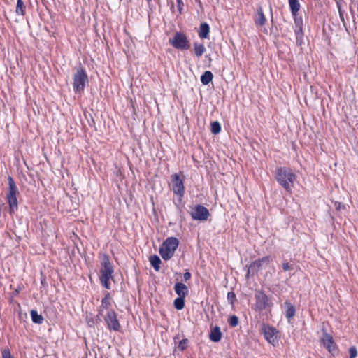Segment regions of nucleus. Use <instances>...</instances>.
I'll list each match as a JSON object with an SVG mask.
<instances>
[{
	"instance_id": "obj_3",
	"label": "nucleus",
	"mask_w": 358,
	"mask_h": 358,
	"mask_svg": "<svg viewBox=\"0 0 358 358\" xmlns=\"http://www.w3.org/2000/svg\"><path fill=\"white\" fill-rule=\"evenodd\" d=\"M113 268L107 255H104L101 262L99 280L101 285L107 289H110V280L113 278Z\"/></svg>"
},
{
	"instance_id": "obj_41",
	"label": "nucleus",
	"mask_w": 358,
	"mask_h": 358,
	"mask_svg": "<svg viewBox=\"0 0 358 358\" xmlns=\"http://www.w3.org/2000/svg\"><path fill=\"white\" fill-rule=\"evenodd\" d=\"M270 12H271V20H273V12H272V7L271 6H270Z\"/></svg>"
},
{
	"instance_id": "obj_20",
	"label": "nucleus",
	"mask_w": 358,
	"mask_h": 358,
	"mask_svg": "<svg viewBox=\"0 0 358 358\" xmlns=\"http://www.w3.org/2000/svg\"><path fill=\"white\" fill-rule=\"evenodd\" d=\"M194 52L197 58H200L206 51V48L203 43L197 42L194 43Z\"/></svg>"
},
{
	"instance_id": "obj_14",
	"label": "nucleus",
	"mask_w": 358,
	"mask_h": 358,
	"mask_svg": "<svg viewBox=\"0 0 358 358\" xmlns=\"http://www.w3.org/2000/svg\"><path fill=\"white\" fill-rule=\"evenodd\" d=\"M254 22L257 27H262L266 22V18L264 14L262 6H258L254 15Z\"/></svg>"
},
{
	"instance_id": "obj_25",
	"label": "nucleus",
	"mask_w": 358,
	"mask_h": 358,
	"mask_svg": "<svg viewBox=\"0 0 358 358\" xmlns=\"http://www.w3.org/2000/svg\"><path fill=\"white\" fill-rule=\"evenodd\" d=\"M31 317L34 323L40 324H42L43 322V316L39 315L38 312L35 310H31Z\"/></svg>"
},
{
	"instance_id": "obj_2",
	"label": "nucleus",
	"mask_w": 358,
	"mask_h": 358,
	"mask_svg": "<svg viewBox=\"0 0 358 358\" xmlns=\"http://www.w3.org/2000/svg\"><path fill=\"white\" fill-rule=\"evenodd\" d=\"M88 76L85 69L81 64L76 68V71L73 74V87L76 94H81L85 88L86 85L88 83Z\"/></svg>"
},
{
	"instance_id": "obj_8",
	"label": "nucleus",
	"mask_w": 358,
	"mask_h": 358,
	"mask_svg": "<svg viewBox=\"0 0 358 358\" xmlns=\"http://www.w3.org/2000/svg\"><path fill=\"white\" fill-rule=\"evenodd\" d=\"M320 341L322 345L332 356H336L338 355L339 350L337 345L334 342L332 336L327 331H323L322 336L320 338Z\"/></svg>"
},
{
	"instance_id": "obj_5",
	"label": "nucleus",
	"mask_w": 358,
	"mask_h": 358,
	"mask_svg": "<svg viewBox=\"0 0 358 358\" xmlns=\"http://www.w3.org/2000/svg\"><path fill=\"white\" fill-rule=\"evenodd\" d=\"M255 303L254 304V310L261 312L264 310L271 308L273 302L271 299L262 290L257 291L255 294Z\"/></svg>"
},
{
	"instance_id": "obj_22",
	"label": "nucleus",
	"mask_w": 358,
	"mask_h": 358,
	"mask_svg": "<svg viewBox=\"0 0 358 358\" xmlns=\"http://www.w3.org/2000/svg\"><path fill=\"white\" fill-rule=\"evenodd\" d=\"M288 2L292 15H295V14L298 13L301 8L299 0H288Z\"/></svg>"
},
{
	"instance_id": "obj_12",
	"label": "nucleus",
	"mask_w": 358,
	"mask_h": 358,
	"mask_svg": "<svg viewBox=\"0 0 358 358\" xmlns=\"http://www.w3.org/2000/svg\"><path fill=\"white\" fill-rule=\"evenodd\" d=\"M270 257L266 256L252 262L248 266L246 276L248 277L251 273L252 274L257 273L262 266L264 264H268L270 262Z\"/></svg>"
},
{
	"instance_id": "obj_7",
	"label": "nucleus",
	"mask_w": 358,
	"mask_h": 358,
	"mask_svg": "<svg viewBox=\"0 0 358 358\" xmlns=\"http://www.w3.org/2000/svg\"><path fill=\"white\" fill-rule=\"evenodd\" d=\"M169 43L176 49L187 50L190 48V42L185 34L178 31L174 36L169 39Z\"/></svg>"
},
{
	"instance_id": "obj_21",
	"label": "nucleus",
	"mask_w": 358,
	"mask_h": 358,
	"mask_svg": "<svg viewBox=\"0 0 358 358\" xmlns=\"http://www.w3.org/2000/svg\"><path fill=\"white\" fill-rule=\"evenodd\" d=\"M149 261L151 266L154 268V269L156 271H159L160 269V264L162 262L160 258L157 255H151L149 257Z\"/></svg>"
},
{
	"instance_id": "obj_11",
	"label": "nucleus",
	"mask_w": 358,
	"mask_h": 358,
	"mask_svg": "<svg viewBox=\"0 0 358 358\" xmlns=\"http://www.w3.org/2000/svg\"><path fill=\"white\" fill-rule=\"evenodd\" d=\"M190 214L195 220H206L210 215L208 210L199 204L192 208Z\"/></svg>"
},
{
	"instance_id": "obj_35",
	"label": "nucleus",
	"mask_w": 358,
	"mask_h": 358,
	"mask_svg": "<svg viewBox=\"0 0 358 358\" xmlns=\"http://www.w3.org/2000/svg\"><path fill=\"white\" fill-rule=\"evenodd\" d=\"M2 358H14L9 350V349H4L2 351Z\"/></svg>"
},
{
	"instance_id": "obj_32",
	"label": "nucleus",
	"mask_w": 358,
	"mask_h": 358,
	"mask_svg": "<svg viewBox=\"0 0 358 358\" xmlns=\"http://www.w3.org/2000/svg\"><path fill=\"white\" fill-rule=\"evenodd\" d=\"M188 340L187 338L182 339L178 345V348L181 350H185L187 347Z\"/></svg>"
},
{
	"instance_id": "obj_16",
	"label": "nucleus",
	"mask_w": 358,
	"mask_h": 358,
	"mask_svg": "<svg viewBox=\"0 0 358 358\" xmlns=\"http://www.w3.org/2000/svg\"><path fill=\"white\" fill-rule=\"evenodd\" d=\"M222 336V334L220 331V328L218 326H215L211 329L209 334V338L211 341L217 343L221 340Z\"/></svg>"
},
{
	"instance_id": "obj_28",
	"label": "nucleus",
	"mask_w": 358,
	"mask_h": 358,
	"mask_svg": "<svg viewBox=\"0 0 358 358\" xmlns=\"http://www.w3.org/2000/svg\"><path fill=\"white\" fill-rule=\"evenodd\" d=\"M210 131L213 134H218L221 131V125L217 121L211 123Z\"/></svg>"
},
{
	"instance_id": "obj_34",
	"label": "nucleus",
	"mask_w": 358,
	"mask_h": 358,
	"mask_svg": "<svg viewBox=\"0 0 358 358\" xmlns=\"http://www.w3.org/2000/svg\"><path fill=\"white\" fill-rule=\"evenodd\" d=\"M227 299L231 304H233L234 301L236 299V295L233 292L227 293Z\"/></svg>"
},
{
	"instance_id": "obj_27",
	"label": "nucleus",
	"mask_w": 358,
	"mask_h": 358,
	"mask_svg": "<svg viewBox=\"0 0 358 358\" xmlns=\"http://www.w3.org/2000/svg\"><path fill=\"white\" fill-rule=\"evenodd\" d=\"M16 13L18 15H24L25 14V6L22 0H17L16 6Z\"/></svg>"
},
{
	"instance_id": "obj_36",
	"label": "nucleus",
	"mask_w": 358,
	"mask_h": 358,
	"mask_svg": "<svg viewBox=\"0 0 358 358\" xmlns=\"http://www.w3.org/2000/svg\"><path fill=\"white\" fill-rule=\"evenodd\" d=\"M177 8L179 11V13L181 14L182 13L183 7H184V3L182 0H177Z\"/></svg>"
},
{
	"instance_id": "obj_38",
	"label": "nucleus",
	"mask_w": 358,
	"mask_h": 358,
	"mask_svg": "<svg viewBox=\"0 0 358 358\" xmlns=\"http://www.w3.org/2000/svg\"><path fill=\"white\" fill-rule=\"evenodd\" d=\"M335 208L337 210H340L341 208H345V205L342 203H334Z\"/></svg>"
},
{
	"instance_id": "obj_6",
	"label": "nucleus",
	"mask_w": 358,
	"mask_h": 358,
	"mask_svg": "<svg viewBox=\"0 0 358 358\" xmlns=\"http://www.w3.org/2000/svg\"><path fill=\"white\" fill-rule=\"evenodd\" d=\"M171 189L173 194L178 196L180 201L185 194L184 178L185 176L180 172V173H173L171 176Z\"/></svg>"
},
{
	"instance_id": "obj_1",
	"label": "nucleus",
	"mask_w": 358,
	"mask_h": 358,
	"mask_svg": "<svg viewBox=\"0 0 358 358\" xmlns=\"http://www.w3.org/2000/svg\"><path fill=\"white\" fill-rule=\"evenodd\" d=\"M275 179L286 191L291 192L296 176L289 168L279 167L275 169Z\"/></svg>"
},
{
	"instance_id": "obj_30",
	"label": "nucleus",
	"mask_w": 358,
	"mask_h": 358,
	"mask_svg": "<svg viewBox=\"0 0 358 358\" xmlns=\"http://www.w3.org/2000/svg\"><path fill=\"white\" fill-rule=\"evenodd\" d=\"M294 21V27H303V19L301 16H298L297 13L292 15Z\"/></svg>"
},
{
	"instance_id": "obj_4",
	"label": "nucleus",
	"mask_w": 358,
	"mask_h": 358,
	"mask_svg": "<svg viewBox=\"0 0 358 358\" xmlns=\"http://www.w3.org/2000/svg\"><path fill=\"white\" fill-rule=\"evenodd\" d=\"M179 241L175 237H169L166 238L159 248V254L163 259L169 260L173 255L178 247Z\"/></svg>"
},
{
	"instance_id": "obj_18",
	"label": "nucleus",
	"mask_w": 358,
	"mask_h": 358,
	"mask_svg": "<svg viewBox=\"0 0 358 358\" xmlns=\"http://www.w3.org/2000/svg\"><path fill=\"white\" fill-rule=\"evenodd\" d=\"M209 33H210V26L206 22H203L201 24L199 27V31L198 32V35L200 38H209Z\"/></svg>"
},
{
	"instance_id": "obj_42",
	"label": "nucleus",
	"mask_w": 358,
	"mask_h": 358,
	"mask_svg": "<svg viewBox=\"0 0 358 358\" xmlns=\"http://www.w3.org/2000/svg\"><path fill=\"white\" fill-rule=\"evenodd\" d=\"M148 1V3H150L151 0H146Z\"/></svg>"
},
{
	"instance_id": "obj_9",
	"label": "nucleus",
	"mask_w": 358,
	"mask_h": 358,
	"mask_svg": "<svg viewBox=\"0 0 358 358\" xmlns=\"http://www.w3.org/2000/svg\"><path fill=\"white\" fill-rule=\"evenodd\" d=\"M261 331L264 334V338L268 343L273 346H275L278 344V331L275 328L264 323L262 325Z\"/></svg>"
},
{
	"instance_id": "obj_23",
	"label": "nucleus",
	"mask_w": 358,
	"mask_h": 358,
	"mask_svg": "<svg viewBox=\"0 0 358 358\" xmlns=\"http://www.w3.org/2000/svg\"><path fill=\"white\" fill-rule=\"evenodd\" d=\"M213 74L210 71H205L201 76V82L203 85H207L213 80Z\"/></svg>"
},
{
	"instance_id": "obj_29",
	"label": "nucleus",
	"mask_w": 358,
	"mask_h": 358,
	"mask_svg": "<svg viewBox=\"0 0 358 358\" xmlns=\"http://www.w3.org/2000/svg\"><path fill=\"white\" fill-rule=\"evenodd\" d=\"M336 6L338 8V13H339L340 19L343 22V23L345 24V19H344L345 11L343 10V9L341 8V4L340 2V0H336Z\"/></svg>"
},
{
	"instance_id": "obj_13",
	"label": "nucleus",
	"mask_w": 358,
	"mask_h": 358,
	"mask_svg": "<svg viewBox=\"0 0 358 358\" xmlns=\"http://www.w3.org/2000/svg\"><path fill=\"white\" fill-rule=\"evenodd\" d=\"M8 191L6 194L7 201H17V194H19L18 188L11 176H8Z\"/></svg>"
},
{
	"instance_id": "obj_24",
	"label": "nucleus",
	"mask_w": 358,
	"mask_h": 358,
	"mask_svg": "<svg viewBox=\"0 0 358 358\" xmlns=\"http://www.w3.org/2000/svg\"><path fill=\"white\" fill-rule=\"evenodd\" d=\"M294 33L296 44L301 45L303 38V27H294Z\"/></svg>"
},
{
	"instance_id": "obj_31",
	"label": "nucleus",
	"mask_w": 358,
	"mask_h": 358,
	"mask_svg": "<svg viewBox=\"0 0 358 358\" xmlns=\"http://www.w3.org/2000/svg\"><path fill=\"white\" fill-rule=\"evenodd\" d=\"M238 317L236 315H231L228 320V323L231 327H236L238 324Z\"/></svg>"
},
{
	"instance_id": "obj_40",
	"label": "nucleus",
	"mask_w": 358,
	"mask_h": 358,
	"mask_svg": "<svg viewBox=\"0 0 358 358\" xmlns=\"http://www.w3.org/2000/svg\"><path fill=\"white\" fill-rule=\"evenodd\" d=\"M17 203H9L10 208L11 211H13L14 210L17 208Z\"/></svg>"
},
{
	"instance_id": "obj_37",
	"label": "nucleus",
	"mask_w": 358,
	"mask_h": 358,
	"mask_svg": "<svg viewBox=\"0 0 358 358\" xmlns=\"http://www.w3.org/2000/svg\"><path fill=\"white\" fill-rule=\"evenodd\" d=\"M282 266L284 271H287L292 268V266H290L289 264L286 261L282 262Z\"/></svg>"
},
{
	"instance_id": "obj_33",
	"label": "nucleus",
	"mask_w": 358,
	"mask_h": 358,
	"mask_svg": "<svg viewBox=\"0 0 358 358\" xmlns=\"http://www.w3.org/2000/svg\"><path fill=\"white\" fill-rule=\"evenodd\" d=\"M350 358H355L357 355V350L355 346H351L349 348Z\"/></svg>"
},
{
	"instance_id": "obj_10",
	"label": "nucleus",
	"mask_w": 358,
	"mask_h": 358,
	"mask_svg": "<svg viewBox=\"0 0 358 358\" xmlns=\"http://www.w3.org/2000/svg\"><path fill=\"white\" fill-rule=\"evenodd\" d=\"M104 320L109 330L115 331L120 330V324L117 320V314L114 310H108Z\"/></svg>"
},
{
	"instance_id": "obj_17",
	"label": "nucleus",
	"mask_w": 358,
	"mask_h": 358,
	"mask_svg": "<svg viewBox=\"0 0 358 358\" xmlns=\"http://www.w3.org/2000/svg\"><path fill=\"white\" fill-rule=\"evenodd\" d=\"M174 290L178 296L185 297L188 294L187 287L182 282L176 283Z\"/></svg>"
},
{
	"instance_id": "obj_19",
	"label": "nucleus",
	"mask_w": 358,
	"mask_h": 358,
	"mask_svg": "<svg viewBox=\"0 0 358 358\" xmlns=\"http://www.w3.org/2000/svg\"><path fill=\"white\" fill-rule=\"evenodd\" d=\"M285 306L286 307L285 316L288 320H290L295 315V307L289 301H285Z\"/></svg>"
},
{
	"instance_id": "obj_39",
	"label": "nucleus",
	"mask_w": 358,
	"mask_h": 358,
	"mask_svg": "<svg viewBox=\"0 0 358 358\" xmlns=\"http://www.w3.org/2000/svg\"><path fill=\"white\" fill-rule=\"evenodd\" d=\"M184 280L187 281L191 278V273L189 271H187L183 275Z\"/></svg>"
},
{
	"instance_id": "obj_26",
	"label": "nucleus",
	"mask_w": 358,
	"mask_h": 358,
	"mask_svg": "<svg viewBox=\"0 0 358 358\" xmlns=\"http://www.w3.org/2000/svg\"><path fill=\"white\" fill-rule=\"evenodd\" d=\"M184 298L185 297L178 296V298H176L174 300L173 304H174V307L176 308V309H177L178 310L183 309V308L185 307Z\"/></svg>"
},
{
	"instance_id": "obj_15",
	"label": "nucleus",
	"mask_w": 358,
	"mask_h": 358,
	"mask_svg": "<svg viewBox=\"0 0 358 358\" xmlns=\"http://www.w3.org/2000/svg\"><path fill=\"white\" fill-rule=\"evenodd\" d=\"M113 300L110 297V293L106 292L105 296L101 300V304L99 307V314L103 311V310H110L109 308L112 305Z\"/></svg>"
}]
</instances>
